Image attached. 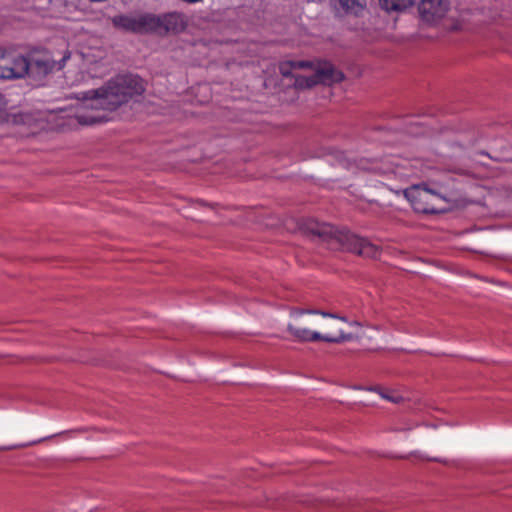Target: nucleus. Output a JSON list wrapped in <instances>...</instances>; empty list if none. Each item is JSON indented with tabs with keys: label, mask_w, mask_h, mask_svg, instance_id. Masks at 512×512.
<instances>
[{
	"label": "nucleus",
	"mask_w": 512,
	"mask_h": 512,
	"mask_svg": "<svg viewBox=\"0 0 512 512\" xmlns=\"http://www.w3.org/2000/svg\"><path fill=\"white\" fill-rule=\"evenodd\" d=\"M28 66L23 55L0 51V79L23 78L28 75Z\"/></svg>",
	"instance_id": "obj_8"
},
{
	"label": "nucleus",
	"mask_w": 512,
	"mask_h": 512,
	"mask_svg": "<svg viewBox=\"0 0 512 512\" xmlns=\"http://www.w3.org/2000/svg\"><path fill=\"white\" fill-rule=\"evenodd\" d=\"M325 313L324 311L317 310V313L315 315L314 321L312 324V334L310 335L309 343H316L322 341V334L323 333V327H324V320H325Z\"/></svg>",
	"instance_id": "obj_13"
},
{
	"label": "nucleus",
	"mask_w": 512,
	"mask_h": 512,
	"mask_svg": "<svg viewBox=\"0 0 512 512\" xmlns=\"http://www.w3.org/2000/svg\"><path fill=\"white\" fill-rule=\"evenodd\" d=\"M112 25L133 34H150L154 22L153 13L120 14L111 18Z\"/></svg>",
	"instance_id": "obj_7"
},
{
	"label": "nucleus",
	"mask_w": 512,
	"mask_h": 512,
	"mask_svg": "<svg viewBox=\"0 0 512 512\" xmlns=\"http://www.w3.org/2000/svg\"><path fill=\"white\" fill-rule=\"evenodd\" d=\"M313 76L316 84L322 83L326 85L340 82L344 78L343 73L336 70L330 62L319 63Z\"/></svg>",
	"instance_id": "obj_11"
},
{
	"label": "nucleus",
	"mask_w": 512,
	"mask_h": 512,
	"mask_svg": "<svg viewBox=\"0 0 512 512\" xmlns=\"http://www.w3.org/2000/svg\"><path fill=\"white\" fill-rule=\"evenodd\" d=\"M432 438L433 439H437L438 438V435L436 433H434V435H432Z\"/></svg>",
	"instance_id": "obj_23"
},
{
	"label": "nucleus",
	"mask_w": 512,
	"mask_h": 512,
	"mask_svg": "<svg viewBox=\"0 0 512 512\" xmlns=\"http://www.w3.org/2000/svg\"><path fill=\"white\" fill-rule=\"evenodd\" d=\"M154 22L152 33L158 34L180 33L187 26L186 17L179 12H170L163 15L154 14Z\"/></svg>",
	"instance_id": "obj_9"
},
{
	"label": "nucleus",
	"mask_w": 512,
	"mask_h": 512,
	"mask_svg": "<svg viewBox=\"0 0 512 512\" xmlns=\"http://www.w3.org/2000/svg\"><path fill=\"white\" fill-rule=\"evenodd\" d=\"M318 309L292 307L289 309L286 331L298 342L309 343L312 324Z\"/></svg>",
	"instance_id": "obj_5"
},
{
	"label": "nucleus",
	"mask_w": 512,
	"mask_h": 512,
	"mask_svg": "<svg viewBox=\"0 0 512 512\" xmlns=\"http://www.w3.org/2000/svg\"><path fill=\"white\" fill-rule=\"evenodd\" d=\"M405 197L418 213L437 214L446 210L448 199L427 188L425 185H416L404 191Z\"/></svg>",
	"instance_id": "obj_4"
},
{
	"label": "nucleus",
	"mask_w": 512,
	"mask_h": 512,
	"mask_svg": "<svg viewBox=\"0 0 512 512\" xmlns=\"http://www.w3.org/2000/svg\"><path fill=\"white\" fill-rule=\"evenodd\" d=\"M284 226L289 231H300L307 236L317 237L331 248H341L366 259L379 260L381 256V247L369 239L348 230H340L329 223L318 222L311 218L289 219L286 220Z\"/></svg>",
	"instance_id": "obj_1"
},
{
	"label": "nucleus",
	"mask_w": 512,
	"mask_h": 512,
	"mask_svg": "<svg viewBox=\"0 0 512 512\" xmlns=\"http://www.w3.org/2000/svg\"><path fill=\"white\" fill-rule=\"evenodd\" d=\"M295 69L312 68L313 64L309 61H293Z\"/></svg>",
	"instance_id": "obj_20"
},
{
	"label": "nucleus",
	"mask_w": 512,
	"mask_h": 512,
	"mask_svg": "<svg viewBox=\"0 0 512 512\" xmlns=\"http://www.w3.org/2000/svg\"><path fill=\"white\" fill-rule=\"evenodd\" d=\"M146 82L134 74L116 75L102 87L87 92L84 107L92 110L115 111L130 100H137L146 91Z\"/></svg>",
	"instance_id": "obj_2"
},
{
	"label": "nucleus",
	"mask_w": 512,
	"mask_h": 512,
	"mask_svg": "<svg viewBox=\"0 0 512 512\" xmlns=\"http://www.w3.org/2000/svg\"><path fill=\"white\" fill-rule=\"evenodd\" d=\"M382 9L387 12H401L411 7L414 0H378Z\"/></svg>",
	"instance_id": "obj_14"
},
{
	"label": "nucleus",
	"mask_w": 512,
	"mask_h": 512,
	"mask_svg": "<svg viewBox=\"0 0 512 512\" xmlns=\"http://www.w3.org/2000/svg\"><path fill=\"white\" fill-rule=\"evenodd\" d=\"M427 460L440 462V459H438V458H427Z\"/></svg>",
	"instance_id": "obj_22"
},
{
	"label": "nucleus",
	"mask_w": 512,
	"mask_h": 512,
	"mask_svg": "<svg viewBox=\"0 0 512 512\" xmlns=\"http://www.w3.org/2000/svg\"><path fill=\"white\" fill-rule=\"evenodd\" d=\"M293 69H295L293 61H285V62L280 63V65H279L280 73L284 77L293 76L292 75Z\"/></svg>",
	"instance_id": "obj_18"
},
{
	"label": "nucleus",
	"mask_w": 512,
	"mask_h": 512,
	"mask_svg": "<svg viewBox=\"0 0 512 512\" xmlns=\"http://www.w3.org/2000/svg\"><path fill=\"white\" fill-rule=\"evenodd\" d=\"M76 119L79 124L82 125H91L95 123H100L107 120V117L104 114H86L81 113L77 114Z\"/></svg>",
	"instance_id": "obj_15"
},
{
	"label": "nucleus",
	"mask_w": 512,
	"mask_h": 512,
	"mask_svg": "<svg viewBox=\"0 0 512 512\" xmlns=\"http://www.w3.org/2000/svg\"><path fill=\"white\" fill-rule=\"evenodd\" d=\"M449 10V0H420L418 4L420 18L430 24L442 20Z\"/></svg>",
	"instance_id": "obj_10"
},
{
	"label": "nucleus",
	"mask_w": 512,
	"mask_h": 512,
	"mask_svg": "<svg viewBox=\"0 0 512 512\" xmlns=\"http://www.w3.org/2000/svg\"><path fill=\"white\" fill-rule=\"evenodd\" d=\"M295 77V82H294V86L297 88V89H305V88H311L316 84L315 82V79H314V76H294Z\"/></svg>",
	"instance_id": "obj_17"
},
{
	"label": "nucleus",
	"mask_w": 512,
	"mask_h": 512,
	"mask_svg": "<svg viewBox=\"0 0 512 512\" xmlns=\"http://www.w3.org/2000/svg\"><path fill=\"white\" fill-rule=\"evenodd\" d=\"M71 52L66 50L60 61H56L47 50H33L26 57L28 63V75L42 78L55 70H61L70 59Z\"/></svg>",
	"instance_id": "obj_6"
},
{
	"label": "nucleus",
	"mask_w": 512,
	"mask_h": 512,
	"mask_svg": "<svg viewBox=\"0 0 512 512\" xmlns=\"http://www.w3.org/2000/svg\"><path fill=\"white\" fill-rule=\"evenodd\" d=\"M412 428H413V425H405V426L395 427V428H393V430L397 431V432H405V431L412 430Z\"/></svg>",
	"instance_id": "obj_21"
},
{
	"label": "nucleus",
	"mask_w": 512,
	"mask_h": 512,
	"mask_svg": "<svg viewBox=\"0 0 512 512\" xmlns=\"http://www.w3.org/2000/svg\"><path fill=\"white\" fill-rule=\"evenodd\" d=\"M366 0H337L335 7L338 16H361L366 9Z\"/></svg>",
	"instance_id": "obj_12"
},
{
	"label": "nucleus",
	"mask_w": 512,
	"mask_h": 512,
	"mask_svg": "<svg viewBox=\"0 0 512 512\" xmlns=\"http://www.w3.org/2000/svg\"><path fill=\"white\" fill-rule=\"evenodd\" d=\"M52 437L53 436H49V437H45V438H42V439L34 440L32 442H29V443H23V444L14 445V446H1L0 447V451H7V450H11V449H16V448H24V447H27V446H30V445L38 444V443H40L42 441H45L47 439H50Z\"/></svg>",
	"instance_id": "obj_19"
},
{
	"label": "nucleus",
	"mask_w": 512,
	"mask_h": 512,
	"mask_svg": "<svg viewBox=\"0 0 512 512\" xmlns=\"http://www.w3.org/2000/svg\"><path fill=\"white\" fill-rule=\"evenodd\" d=\"M322 341L325 343H344L361 338L359 331L361 324L357 321H349L332 313H325Z\"/></svg>",
	"instance_id": "obj_3"
},
{
	"label": "nucleus",
	"mask_w": 512,
	"mask_h": 512,
	"mask_svg": "<svg viewBox=\"0 0 512 512\" xmlns=\"http://www.w3.org/2000/svg\"><path fill=\"white\" fill-rule=\"evenodd\" d=\"M372 390L378 392V394L383 399H386L395 404H400V403L404 402V400H405V398L401 394H399L395 391L383 390L380 388H373Z\"/></svg>",
	"instance_id": "obj_16"
}]
</instances>
